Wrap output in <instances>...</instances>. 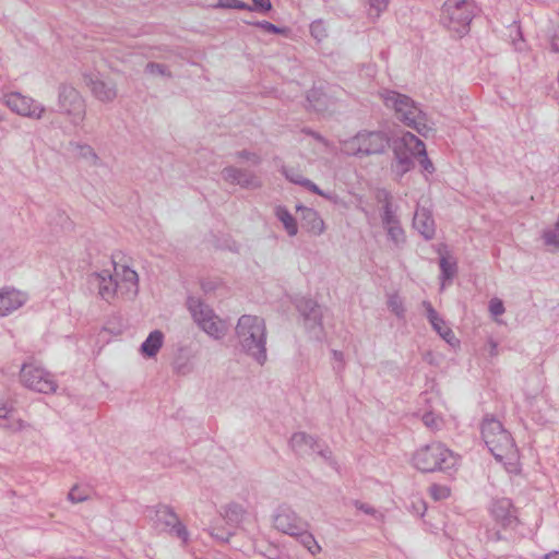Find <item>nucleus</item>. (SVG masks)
Listing matches in <instances>:
<instances>
[{
    "label": "nucleus",
    "mask_w": 559,
    "mask_h": 559,
    "mask_svg": "<svg viewBox=\"0 0 559 559\" xmlns=\"http://www.w3.org/2000/svg\"><path fill=\"white\" fill-rule=\"evenodd\" d=\"M481 437L497 461L515 466L519 459L518 448L510 432L499 420L485 418L481 424Z\"/></svg>",
    "instance_id": "f257e3e1"
},
{
    "label": "nucleus",
    "mask_w": 559,
    "mask_h": 559,
    "mask_svg": "<svg viewBox=\"0 0 559 559\" xmlns=\"http://www.w3.org/2000/svg\"><path fill=\"white\" fill-rule=\"evenodd\" d=\"M381 97L388 108L395 111L396 118L418 133L426 135L431 128L426 114L415 105L414 100L395 91H384Z\"/></svg>",
    "instance_id": "f03ea898"
},
{
    "label": "nucleus",
    "mask_w": 559,
    "mask_h": 559,
    "mask_svg": "<svg viewBox=\"0 0 559 559\" xmlns=\"http://www.w3.org/2000/svg\"><path fill=\"white\" fill-rule=\"evenodd\" d=\"M345 96L346 92L341 86L321 83L308 91L306 96L308 104L305 107L308 111L332 117L345 107Z\"/></svg>",
    "instance_id": "7ed1b4c3"
},
{
    "label": "nucleus",
    "mask_w": 559,
    "mask_h": 559,
    "mask_svg": "<svg viewBox=\"0 0 559 559\" xmlns=\"http://www.w3.org/2000/svg\"><path fill=\"white\" fill-rule=\"evenodd\" d=\"M341 152L347 156L364 158L378 155L389 147V138L382 131L362 130L340 142Z\"/></svg>",
    "instance_id": "20e7f679"
},
{
    "label": "nucleus",
    "mask_w": 559,
    "mask_h": 559,
    "mask_svg": "<svg viewBox=\"0 0 559 559\" xmlns=\"http://www.w3.org/2000/svg\"><path fill=\"white\" fill-rule=\"evenodd\" d=\"M457 463L454 453L440 442L419 448L413 455L414 466L424 473L452 469Z\"/></svg>",
    "instance_id": "39448f33"
},
{
    "label": "nucleus",
    "mask_w": 559,
    "mask_h": 559,
    "mask_svg": "<svg viewBox=\"0 0 559 559\" xmlns=\"http://www.w3.org/2000/svg\"><path fill=\"white\" fill-rule=\"evenodd\" d=\"M478 12L474 0H445L441 11V22L449 29L465 34Z\"/></svg>",
    "instance_id": "423d86ee"
},
{
    "label": "nucleus",
    "mask_w": 559,
    "mask_h": 559,
    "mask_svg": "<svg viewBox=\"0 0 559 559\" xmlns=\"http://www.w3.org/2000/svg\"><path fill=\"white\" fill-rule=\"evenodd\" d=\"M236 334L241 348L257 359L264 354V329L262 322L252 316H242L237 324Z\"/></svg>",
    "instance_id": "0eeeda50"
},
{
    "label": "nucleus",
    "mask_w": 559,
    "mask_h": 559,
    "mask_svg": "<svg viewBox=\"0 0 559 559\" xmlns=\"http://www.w3.org/2000/svg\"><path fill=\"white\" fill-rule=\"evenodd\" d=\"M189 308L195 322L211 336L219 337L225 332V325L214 314L213 310L199 300H190Z\"/></svg>",
    "instance_id": "6e6552de"
},
{
    "label": "nucleus",
    "mask_w": 559,
    "mask_h": 559,
    "mask_svg": "<svg viewBox=\"0 0 559 559\" xmlns=\"http://www.w3.org/2000/svg\"><path fill=\"white\" fill-rule=\"evenodd\" d=\"M289 445L294 452L299 455L318 453L324 461L332 464V452L326 445H321L319 441L306 432H296L292 436Z\"/></svg>",
    "instance_id": "1a4fd4ad"
},
{
    "label": "nucleus",
    "mask_w": 559,
    "mask_h": 559,
    "mask_svg": "<svg viewBox=\"0 0 559 559\" xmlns=\"http://www.w3.org/2000/svg\"><path fill=\"white\" fill-rule=\"evenodd\" d=\"M4 103L15 114L32 119H40L45 111V108L36 105L34 99L16 92L5 94Z\"/></svg>",
    "instance_id": "9d476101"
},
{
    "label": "nucleus",
    "mask_w": 559,
    "mask_h": 559,
    "mask_svg": "<svg viewBox=\"0 0 559 559\" xmlns=\"http://www.w3.org/2000/svg\"><path fill=\"white\" fill-rule=\"evenodd\" d=\"M22 380L26 386L41 393H50L56 389L48 374L41 368L32 364L23 366Z\"/></svg>",
    "instance_id": "9b49d317"
},
{
    "label": "nucleus",
    "mask_w": 559,
    "mask_h": 559,
    "mask_svg": "<svg viewBox=\"0 0 559 559\" xmlns=\"http://www.w3.org/2000/svg\"><path fill=\"white\" fill-rule=\"evenodd\" d=\"M414 157H416L414 146L406 145L403 135L401 140L394 145V163L392 165L393 170L399 176L405 175L413 168Z\"/></svg>",
    "instance_id": "f8f14e48"
},
{
    "label": "nucleus",
    "mask_w": 559,
    "mask_h": 559,
    "mask_svg": "<svg viewBox=\"0 0 559 559\" xmlns=\"http://www.w3.org/2000/svg\"><path fill=\"white\" fill-rule=\"evenodd\" d=\"M296 211L300 219L301 228L307 233L320 236L325 231L324 221L314 209L297 205Z\"/></svg>",
    "instance_id": "ddd939ff"
},
{
    "label": "nucleus",
    "mask_w": 559,
    "mask_h": 559,
    "mask_svg": "<svg viewBox=\"0 0 559 559\" xmlns=\"http://www.w3.org/2000/svg\"><path fill=\"white\" fill-rule=\"evenodd\" d=\"M491 513L503 527H514L518 523L516 510L508 498L495 500Z\"/></svg>",
    "instance_id": "4468645a"
},
{
    "label": "nucleus",
    "mask_w": 559,
    "mask_h": 559,
    "mask_svg": "<svg viewBox=\"0 0 559 559\" xmlns=\"http://www.w3.org/2000/svg\"><path fill=\"white\" fill-rule=\"evenodd\" d=\"M413 226L426 240L435 237L436 225L429 210L417 207L413 218Z\"/></svg>",
    "instance_id": "2eb2a0df"
},
{
    "label": "nucleus",
    "mask_w": 559,
    "mask_h": 559,
    "mask_svg": "<svg viewBox=\"0 0 559 559\" xmlns=\"http://www.w3.org/2000/svg\"><path fill=\"white\" fill-rule=\"evenodd\" d=\"M285 177L293 183L302 186L307 190L321 195L322 198L329 200L330 202L336 204L338 201L337 194L331 191L321 190L314 182L305 178L300 173L295 170L283 171Z\"/></svg>",
    "instance_id": "dca6fc26"
},
{
    "label": "nucleus",
    "mask_w": 559,
    "mask_h": 559,
    "mask_svg": "<svg viewBox=\"0 0 559 559\" xmlns=\"http://www.w3.org/2000/svg\"><path fill=\"white\" fill-rule=\"evenodd\" d=\"M423 307L426 310L427 319L431 324L432 329L448 343H452L455 338L452 330L447 325L444 320L440 317V314L435 310L432 305L425 300L423 301Z\"/></svg>",
    "instance_id": "f3484780"
},
{
    "label": "nucleus",
    "mask_w": 559,
    "mask_h": 559,
    "mask_svg": "<svg viewBox=\"0 0 559 559\" xmlns=\"http://www.w3.org/2000/svg\"><path fill=\"white\" fill-rule=\"evenodd\" d=\"M290 536L297 538V540L311 554L316 555L321 551V546L316 540L314 536L308 532V525L306 522H297L296 525L289 528Z\"/></svg>",
    "instance_id": "a211bd4d"
},
{
    "label": "nucleus",
    "mask_w": 559,
    "mask_h": 559,
    "mask_svg": "<svg viewBox=\"0 0 559 559\" xmlns=\"http://www.w3.org/2000/svg\"><path fill=\"white\" fill-rule=\"evenodd\" d=\"M404 142L408 146H414L416 157H418V162L424 171L428 174H432L435 171V167L432 162L429 159L426 151V146L421 140H419L416 135L411 132H406L404 134Z\"/></svg>",
    "instance_id": "6ab92c4d"
},
{
    "label": "nucleus",
    "mask_w": 559,
    "mask_h": 559,
    "mask_svg": "<svg viewBox=\"0 0 559 559\" xmlns=\"http://www.w3.org/2000/svg\"><path fill=\"white\" fill-rule=\"evenodd\" d=\"M383 199L381 200L380 195H378V199L380 202H382V212H381V222L383 227L389 225H394L395 223L400 222V218L396 214V210L393 206L392 198L390 193L383 191Z\"/></svg>",
    "instance_id": "aec40b11"
},
{
    "label": "nucleus",
    "mask_w": 559,
    "mask_h": 559,
    "mask_svg": "<svg viewBox=\"0 0 559 559\" xmlns=\"http://www.w3.org/2000/svg\"><path fill=\"white\" fill-rule=\"evenodd\" d=\"M21 298L15 290L0 292V316L8 314L21 305Z\"/></svg>",
    "instance_id": "412c9836"
},
{
    "label": "nucleus",
    "mask_w": 559,
    "mask_h": 559,
    "mask_svg": "<svg viewBox=\"0 0 559 559\" xmlns=\"http://www.w3.org/2000/svg\"><path fill=\"white\" fill-rule=\"evenodd\" d=\"M313 317L314 314L302 319L304 326L311 338L321 340L324 334L322 324V311L318 312V319H314Z\"/></svg>",
    "instance_id": "4be33fe9"
},
{
    "label": "nucleus",
    "mask_w": 559,
    "mask_h": 559,
    "mask_svg": "<svg viewBox=\"0 0 559 559\" xmlns=\"http://www.w3.org/2000/svg\"><path fill=\"white\" fill-rule=\"evenodd\" d=\"M163 344V334L159 331H153L141 346V350L148 357L156 355Z\"/></svg>",
    "instance_id": "5701e85b"
},
{
    "label": "nucleus",
    "mask_w": 559,
    "mask_h": 559,
    "mask_svg": "<svg viewBox=\"0 0 559 559\" xmlns=\"http://www.w3.org/2000/svg\"><path fill=\"white\" fill-rule=\"evenodd\" d=\"M296 308L299 311L302 319L313 316L318 319V312L322 311L321 307L310 298H300L296 301Z\"/></svg>",
    "instance_id": "b1692460"
},
{
    "label": "nucleus",
    "mask_w": 559,
    "mask_h": 559,
    "mask_svg": "<svg viewBox=\"0 0 559 559\" xmlns=\"http://www.w3.org/2000/svg\"><path fill=\"white\" fill-rule=\"evenodd\" d=\"M543 239L550 251H559V219L552 227H548L543 231Z\"/></svg>",
    "instance_id": "393cba45"
},
{
    "label": "nucleus",
    "mask_w": 559,
    "mask_h": 559,
    "mask_svg": "<svg viewBox=\"0 0 559 559\" xmlns=\"http://www.w3.org/2000/svg\"><path fill=\"white\" fill-rule=\"evenodd\" d=\"M386 230V235L390 241H392L396 247L405 243L406 236L405 231L401 226V222L395 223L394 225H389L383 227Z\"/></svg>",
    "instance_id": "a878e982"
},
{
    "label": "nucleus",
    "mask_w": 559,
    "mask_h": 559,
    "mask_svg": "<svg viewBox=\"0 0 559 559\" xmlns=\"http://www.w3.org/2000/svg\"><path fill=\"white\" fill-rule=\"evenodd\" d=\"M227 177L235 183L249 187L255 185V178L251 175L243 174L238 169L228 168L226 170Z\"/></svg>",
    "instance_id": "bb28decb"
},
{
    "label": "nucleus",
    "mask_w": 559,
    "mask_h": 559,
    "mask_svg": "<svg viewBox=\"0 0 559 559\" xmlns=\"http://www.w3.org/2000/svg\"><path fill=\"white\" fill-rule=\"evenodd\" d=\"M369 5L368 15L376 20L386 11L390 0H365Z\"/></svg>",
    "instance_id": "cd10ccee"
},
{
    "label": "nucleus",
    "mask_w": 559,
    "mask_h": 559,
    "mask_svg": "<svg viewBox=\"0 0 559 559\" xmlns=\"http://www.w3.org/2000/svg\"><path fill=\"white\" fill-rule=\"evenodd\" d=\"M122 281L127 284V288L133 292L138 290L139 276L134 270L128 266L122 267Z\"/></svg>",
    "instance_id": "c85d7f7f"
},
{
    "label": "nucleus",
    "mask_w": 559,
    "mask_h": 559,
    "mask_svg": "<svg viewBox=\"0 0 559 559\" xmlns=\"http://www.w3.org/2000/svg\"><path fill=\"white\" fill-rule=\"evenodd\" d=\"M282 225L289 236H295L298 233V225L295 217H293L286 210L282 209Z\"/></svg>",
    "instance_id": "c756f323"
},
{
    "label": "nucleus",
    "mask_w": 559,
    "mask_h": 559,
    "mask_svg": "<svg viewBox=\"0 0 559 559\" xmlns=\"http://www.w3.org/2000/svg\"><path fill=\"white\" fill-rule=\"evenodd\" d=\"M388 307L397 318H404L405 308L403 300L399 295L394 294L389 297Z\"/></svg>",
    "instance_id": "7c9ffc66"
},
{
    "label": "nucleus",
    "mask_w": 559,
    "mask_h": 559,
    "mask_svg": "<svg viewBox=\"0 0 559 559\" xmlns=\"http://www.w3.org/2000/svg\"><path fill=\"white\" fill-rule=\"evenodd\" d=\"M310 33L317 41H322L328 37V31L322 20H316L310 24Z\"/></svg>",
    "instance_id": "2f4dec72"
},
{
    "label": "nucleus",
    "mask_w": 559,
    "mask_h": 559,
    "mask_svg": "<svg viewBox=\"0 0 559 559\" xmlns=\"http://www.w3.org/2000/svg\"><path fill=\"white\" fill-rule=\"evenodd\" d=\"M297 522H304L296 515L295 512L289 511L282 514V533L290 535L289 528L297 524Z\"/></svg>",
    "instance_id": "473e14b6"
},
{
    "label": "nucleus",
    "mask_w": 559,
    "mask_h": 559,
    "mask_svg": "<svg viewBox=\"0 0 559 559\" xmlns=\"http://www.w3.org/2000/svg\"><path fill=\"white\" fill-rule=\"evenodd\" d=\"M440 270H441V276L443 281L452 280L453 276L456 273V265L455 263H451L447 260V258L442 257L440 259Z\"/></svg>",
    "instance_id": "72a5a7b5"
},
{
    "label": "nucleus",
    "mask_w": 559,
    "mask_h": 559,
    "mask_svg": "<svg viewBox=\"0 0 559 559\" xmlns=\"http://www.w3.org/2000/svg\"><path fill=\"white\" fill-rule=\"evenodd\" d=\"M117 285L114 282L111 276H108L107 278L103 277L102 284L99 287V293L103 297L109 298L114 296L116 293Z\"/></svg>",
    "instance_id": "f704fd0d"
},
{
    "label": "nucleus",
    "mask_w": 559,
    "mask_h": 559,
    "mask_svg": "<svg viewBox=\"0 0 559 559\" xmlns=\"http://www.w3.org/2000/svg\"><path fill=\"white\" fill-rule=\"evenodd\" d=\"M429 491L436 501L447 499L450 496V489L442 485L435 484L429 488Z\"/></svg>",
    "instance_id": "c9c22d12"
},
{
    "label": "nucleus",
    "mask_w": 559,
    "mask_h": 559,
    "mask_svg": "<svg viewBox=\"0 0 559 559\" xmlns=\"http://www.w3.org/2000/svg\"><path fill=\"white\" fill-rule=\"evenodd\" d=\"M506 311L504 305L501 299L495 297L489 301V312L493 318L503 314Z\"/></svg>",
    "instance_id": "e433bc0d"
},
{
    "label": "nucleus",
    "mask_w": 559,
    "mask_h": 559,
    "mask_svg": "<svg viewBox=\"0 0 559 559\" xmlns=\"http://www.w3.org/2000/svg\"><path fill=\"white\" fill-rule=\"evenodd\" d=\"M423 423L430 429H438L440 425V418L432 412L425 413L423 416Z\"/></svg>",
    "instance_id": "4c0bfd02"
},
{
    "label": "nucleus",
    "mask_w": 559,
    "mask_h": 559,
    "mask_svg": "<svg viewBox=\"0 0 559 559\" xmlns=\"http://www.w3.org/2000/svg\"><path fill=\"white\" fill-rule=\"evenodd\" d=\"M218 8H234V9H246L251 11V7L237 0H225L217 3Z\"/></svg>",
    "instance_id": "58836bf2"
},
{
    "label": "nucleus",
    "mask_w": 559,
    "mask_h": 559,
    "mask_svg": "<svg viewBox=\"0 0 559 559\" xmlns=\"http://www.w3.org/2000/svg\"><path fill=\"white\" fill-rule=\"evenodd\" d=\"M95 93L100 99L108 100L115 96V91L112 88L106 87L104 84L96 86Z\"/></svg>",
    "instance_id": "ea45409f"
},
{
    "label": "nucleus",
    "mask_w": 559,
    "mask_h": 559,
    "mask_svg": "<svg viewBox=\"0 0 559 559\" xmlns=\"http://www.w3.org/2000/svg\"><path fill=\"white\" fill-rule=\"evenodd\" d=\"M252 1H253V7H251V10L269 12L272 9V3L270 0H252Z\"/></svg>",
    "instance_id": "a19ab883"
},
{
    "label": "nucleus",
    "mask_w": 559,
    "mask_h": 559,
    "mask_svg": "<svg viewBox=\"0 0 559 559\" xmlns=\"http://www.w3.org/2000/svg\"><path fill=\"white\" fill-rule=\"evenodd\" d=\"M354 506L358 510L362 511L366 514H369V515H372V516H376L378 514V511L374 508H372L371 506L367 504V503H362L360 501H355Z\"/></svg>",
    "instance_id": "79ce46f5"
},
{
    "label": "nucleus",
    "mask_w": 559,
    "mask_h": 559,
    "mask_svg": "<svg viewBox=\"0 0 559 559\" xmlns=\"http://www.w3.org/2000/svg\"><path fill=\"white\" fill-rule=\"evenodd\" d=\"M257 26L261 27L262 29L266 31V32H272V33H280V28L271 23H267V22H263V23H257L255 24Z\"/></svg>",
    "instance_id": "37998d69"
},
{
    "label": "nucleus",
    "mask_w": 559,
    "mask_h": 559,
    "mask_svg": "<svg viewBox=\"0 0 559 559\" xmlns=\"http://www.w3.org/2000/svg\"><path fill=\"white\" fill-rule=\"evenodd\" d=\"M488 347H489V349H488L489 356L496 357L499 354L498 343L496 341H493L492 338H490L488 341Z\"/></svg>",
    "instance_id": "c03bdc74"
},
{
    "label": "nucleus",
    "mask_w": 559,
    "mask_h": 559,
    "mask_svg": "<svg viewBox=\"0 0 559 559\" xmlns=\"http://www.w3.org/2000/svg\"><path fill=\"white\" fill-rule=\"evenodd\" d=\"M74 491H75V488H73L70 493H69V499L72 501V502H79V501H84L86 498L85 497H78V495H74Z\"/></svg>",
    "instance_id": "a18cd8bd"
},
{
    "label": "nucleus",
    "mask_w": 559,
    "mask_h": 559,
    "mask_svg": "<svg viewBox=\"0 0 559 559\" xmlns=\"http://www.w3.org/2000/svg\"><path fill=\"white\" fill-rule=\"evenodd\" d=\"M176 528H177L178 535L181 536L185 540H187L188 533H187L186 528L180 523H178Z\"/></svg>",
    "instance_id": "49530a36"
},
{
    "label": "nucleus",
    "mask_w": 559,
    "mask_h": 559,
    "mask_svg": "<svg viewBox=\"0 0 559 559\" xmlns=\"http://www.w3.org/2000/svg\"><path fill=\"white\" fill-rule=\"evenodd\" d=\"M311 134H312V136H313L317 141H319V142H321V143H323V144H325V145L328 144V141H326V140L321 135V134H319V133H317V132H311Z\"/></svg>",
    "instance_id": "de8ad7c7"
},
{
    "label": "nucleus",
    "mask_w": 559,
    "mask_h": 559,
    "mask_svg": "<svg viewBox=\"0 0 559 559\" xmlns=\"http://www.w3.org/2000/svg\"><path fill=\"white\" fill-rule=\"evenodd\" d=\"M544 559H559V551H552V552L546 554L544 556Z\"/></svg>",
    "instance_id": "09e8293b"
},
{
    "label": "nucleus",
    "mask_w": 559,
    "mask_h": 559,
    "mask_svg": "<svg viewBox=\"0 0 559 559\" xmlns=\"http://www.w3.org/2000/svg\"><path fill=\"white\" fill-rule=\"evenodd\" d=\"M9 413H10V409H8L7 407H1L0 408V417L7 418Z\"/></svg>",
    "instance_id": "8fccbe9b"
},
{
    "label": "nucleus",
    "mask_w": 559,
    "mask_h": 559,
    "mask_svg": "<svg viewBox=\"0 0 559 559\" xmlns=\"http://www.w3.org/2000/svg\"><path fill=\"white\" fill-rule=\"evenodd\" d=\"M333 356L336 360H340L342 361L343 360V354L341 352H337V350H333Z\"/></svg>",
    "instance_id": "3c124183"
},
{
    "label": "nucleus",
    "mask_w": 559,
    "mask_h": 559,
    "mask_svg": "<svg viewBox=\"0 0 559 559\" xmlns=\"http://www.w3.org/2000/svg\"><path fill=\"white\" fill-rule=\"evenodd\" d=\"M281 33H282V36H284V35H285V29H284L283 27H282V29H281Z\"/></svg>",
    "instance_id": "603ef678"
},
{
    "label": "nucleus",
    "mask_w": 559,
    "mask_h": 559,
    "mask_svg": "<svg viewBox=\"0 0 559 559\" xmlns=\"http://www.w3.org/2000/svg\"><path fill=\"white\" fill-rule=\"evenodd\" d=\"M552 47H554V48H555V49L557 50V48H558V45H556V44H552Z\"/></svg>",
    "instance_id": "864d4df0"
},
{
    "label": "nucleus",
    "mask_w": 559,
    "mask_h": 559,
    "mask_svg": "<svg viewBox=\"0 0 559 559\" xmlns=\"http://www.w3.org/2000/svg\"><path fill=\"white\" fill-rule=\"evenodd\" d=\"M552 47H554V48H555V49L557 50V48H558V45H556V44H552Z\"/></svg>",
    "instance_id": "5fc2aeb1"
}]
</instances>
